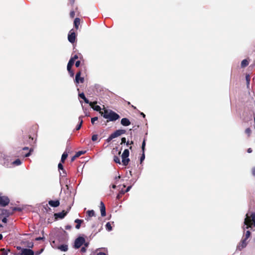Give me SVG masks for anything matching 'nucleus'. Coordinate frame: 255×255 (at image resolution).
<instances>
[{
    "label": "nucleus",
    "instance_id": "1",
    "mask_svg": "<svg viewBox=\"0 0 255 255\" xmlns=\"http://www.w3.org/2000/svg\"><path fill=\"white\" fill-rule=\"evenodd\" d=\"M100 114L105 119H108V122H115L120 118L118 114L111 110L104 109V112H100Z\"/></svg>",
    "mask_w": 255,
    "mask_h": 255
},
{
    "label": "nucleus",
    "instance_id": "2",
    "mask_svg": "<svg viewBox=\"0 0 255 255\" xmlns=\"http://www.w3.org/2000/svg\"><path fill=\"white\" fill-rule=\"evenodd\" d=\"M244 224L246 227L244 228L248 229L250 228H252V225H254L255 227V213H252L250 215L249 213L246 214V217L245 219Z\"/></svg>",
    "mask_w": 255,
    "mask_h": 255
},
{
    "label": "nucleus",
    "instance_id": "3",
    "mask_svg": "<svg viewBox=\"0 0 255 255\" xmlns=\"http://www.w3.org/2000/svg\"><path fill=\"white\" fill-rule=\"evenodd\" d=\"M85 243V239L82 237H79L75 240V242H74V247L75 249H79Z\"/></svg>",
    "mask_w": 255,
    "mask_h": 255
},
{
    "label": "nucleus",
    "instance_id": "4",
    "mask_svg": "<svg viewBox=\"0 0 255 255\" xmlns=\"http://www.w3.org/2000/svg\"><path fill=\"white\" fill-rule=\"evenodd\" d=\"M82 72L81 70H79L76 74L75 79L74 80V82L76 85L79 84V83H83L84 82V77H81Z\"/></svg>",
    "mask_w": 255,
    "mask_h": 255
},
{
    "label": "nucleus",
    "instance_id": "5",
    "mask_svg": "<svg viewBox=\"0 0 255 255\" xmlns=\"http://www.w3.org/2000/svg\"><path fill=\"white\" fill-rule=\"evenodd\" d=\"M35 143V140H34L33 137L31 136H27L23 138V144H28L30 146H32Z\"/></svg>",
    "mask_w": 255,
    "mask_h": 255
},
{
    "label": "nucleus",
    "instance_id": "6",
    "mask_svg": "<svg viewBox=\"0 0 255 255\" xmlns=\"http://www.w3.org/2000/svg\"><path fill=\"white\" fill-rule=\"evenodd\" d=\"M76 35L73 29L70 30L68 35V39L71 43H74L76 41Z\"/></svg>",
    "mask_w": 255,
    "mask_h": 255
},
{
    "label": "nucleus",
    "instance_id": "7",
    "mask_svg": "<svg viewBox=\"0 0 255 255\" xmlns=\"http://www.w3.org/2000/svg\"><path fill=\"white\" fill-rule=\"evenodd\" d=\"M9 203V199L6 196H0V206L5 207Z\"/></svg>",
    "mask_w": 255,
    "mask_h": 255
},
{
    "label": "nucleus",
    "instance_id": "8",
    "mask_svg": "<svg viewBox=\"0 0 255 255\" xmlns=\"http://www.w3.org/2000/svg\"><path fill=\"white\" fill-rule=\"evenodd\" d=\"M34 252L29 249H22L21 253L17 254V255H34Z\"/></svg>",
    "mask_w": 255,
    "mask_h": 255
},
{
    "label": "nucleus",
    "instance_id": "9",
    "mask_svg": "<svg viewBox=\"0 0 255 255\" xmlns=\"http://www.w3.org/2000/svg\"><path fill=\"white\" fill-rule=\"evenodd\" d=\"M68 211H69V210L65 212V211L63 210L61 212L58 213H55L54 216L55 219H58V218H59V219L64 218L65 217V216H66V215L67 214Z\"/></svg>",
    "mask_w": 255,
    "mask_h": 255
},
{
    "label": "nucleus",
    "instance_id": "10",
    "mask_svg": "<svg viewBox=\"0 0 255 255\" xmlns=\"http://www.w3.org/2000/svg\"><path fill=\"white\" fill-rule=\"evenodd\" d=\"M126 132V130L125 129H118L116 130L114 132L112 133V135L116 138L119 136L123 134H125Z\"/></svg>",
    "mask_w": 255,
    "mask_h": 255
},
{
    "label": "nucleus",
    "instance_id": "11",
    "mask_svg": "<svg viewBox=\"0 0 255 255\" xmlns=\"http://www.w3.org/2000/svg\"><path fill=\"white\" fill-rule=\"evenodd\" d=\"M12 214L13 212L3 209L1 210V213L0 214V216L1 217L2 216H4V217H8Z\"/></svg>",
    "mask_w": 255,
    "mask_h": 255
},
{
    "label": "nucleus",
    "instance_id": "12",
    "mask_svg": "<svg viewBox=\"0 0 255 255\" xmlns=\"http://www.w3.org/2000/svg\"><path fill=\"white\" fill-rule=\"evenodd\" d=\"M97 104V101H94V102H90L89 105L91 106V107L92 108H93L95 111H98V112H100V113L102 112L101 111V107L99 106H98V105L95 106Z\"/></svg>",
    "mask_w": 255,
    "mask_h": 255
},
{
    "label": "nucleus",
    "instance_id": "13",
    "mask_svg": "<svg viewBox=\"0 0 255 255\" xmlns=\"http://www.w3.org/2000/svg\"><path fill=\"white\" fill-rule=\"evenodd\" d=\"M145 139H144L141 145V149L142 151V154L141 156L140 157V163L144 160L145 158V154H144V150H145Z\"/></svg>",
    "mask_w": 255,
    "mask_h": 255
},
{
    "label": "nucleus",
    "instance_id": "14",
    "mask_svg": "<svg viewBox=\"0 0 255 255\" xmlns=\"http://www.w3.org/2000/svg\"><path fill=\"white\" fill-rule=\"evenodd\" d=\"M100 211H101V216L102 217H105L106 215V207H105V206L104 204V203L101 201L100 202Z\"/></svg>",
    "mask_w": 255,
    "mask_h": 255
},
{
    "label": "nucleus",
    "instance_id": "15",
    "mask_svg": "<svg viewBox=\"0 0 255 255\" xmlns=\"http://www.w3.org/2000/svg\"><path fill=\"white\" fill-rule=\"evenodd\" d=\"M49 205L52 207H57L60 205V202L58 200H50L48 201Z\"/></svg>",
    "mask_w": 255,
    "mask_h": 255
},
{
    "label": "nucleus",
    "instance_id": "16",
    "mask_svg": "<svg viewBox=\"0 0 255 255\" xmlns=\"http://www.w3.org/2000/svg\"><path fill=\"white\" fill-rule=\"evenodd\" d=\"M247 239L244 238L241 241L239 246H238V248L240 250H242V249L245 248L247 246Z\"/></svg>",
    "mask_w": 255,
    "mask_h": 255
},
{
    "label": "nucleus",
    "instance_id": "17",
    "mask_svg": "<svg viewBox=\"0 0 255 255\" xmlns=\"http://www.w3.org/2000/svg\"><path fill=\"white\" fill-rule=\"evenodd\" d=\"M86 213H87V215H86V220H87V221H89L91 217L95 216V212L93 210H88L87 212Z\"/></svg>",
    "mask_w": 255,
    "mask_h": 255
},
{
    "label": "nucleus",
    "instance_id": "18",
    "mask_svg": "<svg viewBox=\"0 0 255 255\" xmlns=\"http://www.w3.org/2000/svg\"><path fill=\"white\" fill-rule=\"evenodd\" d=\"M121 124L124 126H128L130 125V122L128 118H123L121 121Z\"/></svg>",
    "mask_w": 255,
    "mask_h": 255
},
{
    "label": "nucleus",
    "instance_id": "19",
    "mask_svg": "<svg viewBox=\"0 0 255 255\" xmlns=\"http://www.w3.org/2000/svg\"><path fill=\"white\" fill-rule=\"evenodd\" d=\"M83 116H80L79 118V122L80 123H79V124H78L76 128V129L77 130H79L81 128V127H82V124L83 123Z\"/></svg>",
    "mask_w": 255,
    "mask_h": 255
},
{
    "label": "nucleus",
    "instance_id": "20",
    "mask_svg": "<svg viewBox=\"0 0 255 255\" xmlns=\"http://www.w3.org/2000/svg\"><path fill=\"white\" fill-rule=\"evenodd\" d=\"M75 222L76 223H77V225H76L75 228L77 229H80V228L81 227V223H82L83 222V220L79 219H77L75 220Z\"/></svg>",
    "mask_w": 255,
    "mask_h": 255
},
{
    "label": "nucleus",
    "instance_id": "21",
    "mask_svg": "<svg viewBox=\"0 0 255 255\" xmlns=\"http://www.w3.org/2000/svg\"><path fill=\"white\" fill-rule=\"evenodd\" d=\"M80 19L79 18H77V17L76 18L74 19V26L76 29H78L79 25H80Z\"/></svg>",
    "mask_w": 255,
    "mask_h": 255
},
{
    "label": "nucleus",
    "instance_id": "22",
    "mask_svg": "<svg viewBox=\"0 0 255 255\" xmlns=\"http://www.w3.org/2000/svg\"><path fill=\"white\" fill-rule=\"evenodd\" d=\"M79 96L80 98H81V99H83L84 102L86 103L90 104V102H89L88 99L86 98V97H85V95H84V94L83 93L79 94Z\"/></svg>",
    "mask_w": 255,
    "mask_h": 255
},
{
    "label": "nucleus",
    "instance_id": "23",
    "mask_svg": "<svg viewBox=\"0 0 255 255\" xmlns=\"http://www.w3.org/2000/svg\"><path fill=\"white\" fill-rule=\"evenodd\" d=\"M58 249L62 251L66 252L68 250V246L66 245H62L59 246Z\"/></svg>",
    "mask_w": 255,
    "mask_h": 255
},
{
    "label": "nucleus",
    "instance_id": "24",
    "mask_svg": "<svg viewBox=\"0 0 255 255\" xmlns=\"http://www.w3.org/2000/svg\"><path fill=\"white\" fill-rule=\"evenodd\" d=\"M68 153L66 151H65L63 154L62 155L61 159V162L62 163H64L66 160V159L68 157Z\"/></svg>",
    "mask_w": 255,
    "mask_h": 255
},
{
    "label": "nucleus",
    "instance_id": "25",
    "mask_svg": "<svg viewBox=\"0 0 255 255\" xmlns=\"http://www.w3.org/2000/svg\"><path fill=\"white\" fill-rule=\"evenodd\" d=\"M249 65V62L247 59L243 60L241 62L242 68H245Z\"/></svg>",
    "mask_w": 255,
    "mask_h": 255
},
{
    "label": "nucleus",
    "instance_id": "26",
    "mask_svg": "<svg viewBox=\"0 0 255 255\" xmlns=\"http://www.w3.org/2000/svg\"><path fill=\"white\" fill-rule=\"evenodd\" d=\"M129 154V152L128 149H126L124 150L122 156H124L125 157H128Z\"/></svg>",
    "mask_w": 255,
    "mask_h": 255
},
{
    "label": "nucleus",
    "instance_id": "27",
    "mask_svg": "<svg viewBox=\"0 0 255 255\" xmlns=\"http://www.w3.org/2000/svg\"><path fill=\"white\" fill-rule=\"evenodd\" d=\"M58 169L59 170H63V175L62 176H65L66 175V173L65 172V170H64V168H63V165L61 163H59L58 164Z\"/></svg>",
    "mask_w": 255,
    "mask_h": 255
},
{
    "label": "nucleus",
    "instance_id": "28",
    "mask_svg": "<svg viewBox=\"0 0 255 255\" xmlns=\"http://www.w3.org/2000/svg\"><path fill=\"white\" fill-rule=\"evenodd\" d=\"M0 252L1 253V255H7L8 252L10 251L9 250H5V249H1Z\"/></svg>",
    "mask_w": 255,
    "mask_h": 255
},
{
    "label": "nucleus",
    "instance_id": "29",
    "mask_svg": "<svg viewBox=\"0 0 255 255\" xmlns=\"http://www.w3.org/2000/svg\"><path fill=\"white\" fill-rule=\"evenodd\" d=\"M21 164V161L19 159H16L12 162V164L15 166L19 165Z\"/></svg>",
    "mask_w": 255,
    "mask_h": 255
},
{
    "label": "nucleus",
    "instance_id": "30",
    "mask_svg": "<svg viewBox=\"0 0 255 255\" xmlns=\"http://www.w3.org/2000/svg\"><path fill=\"white\" fill-rule=\"evenodd\" d=\"M22 211V209L19 207H12L11 208V211L13 212V213L15 211L20 212Z\"/></svg>",
    "mask_w": 255,
    "mask_h": 255
},
{
    "label": "nucleus",
    "instance_id": "31",
    "mask_svg": "<svg viewBox=\"0 0 255 255\" xmlns=\"http://www.w3.org/2000/svg\"><path fill=\"white\" fill-rule=\"evenodd\" d=\"M106 228L108 231H110L112 230V227L110 222H108L106 225Z\"/></svg>",
    "mask_w": 255,
    "mask_h": 255
},
{
    "label": "nucleus",
    "instance_id": "32",
    "mask_svg": "<svg viewBox=\"0 0 255 255\" xmlns=\"http://www.w3.org/2000/svg\"><path fill=\"white\" fill-rule=\"evenodd\" d=\"M245 133L248 135V137H250L252 133V130L250 128H247L245 130Z\"/></svg>",
    "mask_w": 255,
    "mask_h": 255
},
{
    "label": "nucleus",
    "instance_id": "33",
    "mask_svg": "<svg viewBox=\"0 0 255 255\" xmlns=\"http://www.w3.org/2000/svg\"><path fill=\"white\" fill-rule=\"evenodd\" d=\"M85 153H86V151L82 150V151H79L77 152L75 154L76 155L77 157H79L81 155H83V154H85Z\"/></svg>",
    "mask_w": 255,
    "mask_h": 255
},
{
    "label": "nucleus",
    "instance_id": "34",
    "mask_svg": "<svg viewBox=\"0 0 255 255\" xmlns=\"http://www.w3.org/2000/svg\"><path fill=\"white\" fill-rule=\"evenodd\" d=\"M114 161L119 164H121V161L120 158L117 156H115L114 157Z\"/></svg>",
    "mask_w": 255,
    "mask_h": 255
},
{
    "label": "nucleus",
    "instance_id": "35",
    "mask_svg": "<svg viewBox=\"0 0 255 255\" xmlns=\"http://www.w3.org/2000/svg\"><path fill=\"white\" fill-rule=\"evenodd\" d=\"M130 160L128 158H127L126 160H122V162L124 165L127 166L128 165Z\"/></svg>",
    "mask_w": 255,
    "mask_h": 255
},
{
    "label": "nucleus",
    "instance_id": "36",
    "mask_svg": "<svg viewBox=\"0 0 255 255\" xmlns=\"http://www.w3.org/2000/svg\"><path fill=\"white\" fill-rule=\"evenodd\" d=\"M125 194L124 191H121L117 196V199H120L122 196Z\"/></svg>",
    "mask_w": 255,
    "mask_h": 255
},
{
    "label": "nucleus",
    "instance_id": "37",
    "mask_svg": "<svg viewBox=\"0 0 255 255\" xmlns=\"http://www.w3.org/2000/svg\"><path fill=\"white\" fill-rule=\"evenodd\" d=\"M251 236V232L249 231H247L246 233L245 237L244 238L246 239H247L250 237Z\"/></svg>",
    "mask_w": 255,
    "mask_h": 255
},
{
    "label": "nucleus",
    "instance_id": "38",
    "mask_svg": "<svg viewBox=\"0 0 255 255\" xmlns=\"http://www.w3.org/2000/svg\"><path fill=\"white\" fill-rule=\"evenodd\" d=\"M98 136L97 134H94L92 136V140L93 141H95L98 139Z\"/></svg>",
    "mask_w": 255,
    "mask_h": 255
},
{
    "label": "nucleus",
    "instance_id": "39",
    "mask_svg": "<svg viewBox=\"0 0 255 255\" xmlns=\"http://www.w3.org/2000/svg\"><path fill=\"white\" fill-rule=\"evenodd\" d=\"M75 62V61L73 60V59L70 58L69 60L68 64L70 65V66H72Z\"/></svg>",
    "mask_w": 255,
    "mask_h": 255
},
{
    "label": "nucleus",
    "instance_id": "40",
    "mask_svg": "<svg viewBox=\"0 0 255 255\" xmlns=\"http://www.w3.org/2000/svg\"><path fill=\"white\" fill-rule=\"evenodd\" d=\"M113 138H115L113 136V135H112V134H111L109 136V137L107 138V141L109 142L111 141Z\"/></svg>",
    "mask_w": 255,
    "mask_h": 255
},
{
    "label": "nucleus",
    "instance_id": "41",
    "mask_svg": "<svg viewBox=\"0 0 255 255\" xmlns=\"http://www.w3.org/2000/svg\"><path fill=\"white\" fill-rule=\"evenodd\" d=\"M27 247L29 248H32L33 247V243L32 242H28Z\"/></svg>",
    "mask_w": 255,
    "mask_h": 255
},
{
    "label": "nucleus",
    "instance_id": "42",
    "mask_svg": "<svg viewBox=\"0 0 255 255\" xmlns=\"http://www.w3.org/2000/svg\"><path fill=\"white\" fill-rule=\"evenodd\" d=\"M98 119V117H94L93 118L91 119V123L93 125L95 123V122L97 121Z\"/></svg>",
    "mask_w": 255,
    "mask_h": 255
},
{
    "label": "nucleus",
    "instance_id": "43",
    "mask_svg": "<svg viewBox=\"0 0 255 255\" xmlns=\"http://www.w3.org/2000/svg\"><path fill=\"white\" fill-rule=\"evenodd\" d=\"M69 74H70V76L72 77H74V71L72 70H71L70 71H68Z\"/></svg>",
    "mask_w": 255,
    "mask_h": 255
},
{
    "label": "nucleus",
    "instance_id": "44",
    "mask_svg": "<svg viewBox=\"0 0 255 255\" xmlns=\"http://www.w3.org/2000/svg\"><path fill=\"white\" fill-rule=\"evenodd\" d=\"M33 150V149L32 148H30V150H29V151L25 154V157H28L29 156H30V154H31V152Z\"/></svg>",
    "mask_w": 255,
    "mask_h": 255
},
{
    "label": "nucleus",
    "instance_id": "45",
    "mask_svg": "<svg viewBox=\"0 0 255 255\" xmlns=\"http://www.w3.org/2000/svg\"><path fill=\"white\" fill-rule=\"evenodd\" d=\"M81 64V61L78 60V61H77L75 63V66L76 67H79L80 65Z\"/></svg>",
    "mask_w": 255,
    "mask_h": 255
},
{
    "label": "nucleus",
    "instance_id": "46",
    "mask_svg": "<svg viewBox=\"0 0 255 255\" xmlns=\"http://www.w3.org/2000/svg\"><path fill=\"white\" fill-rule=\"evenodd\" d=\"M71 59H73L74 61H75L76 59L78 58V56L77 55H75L73 57L71 58Z\"/></svg>",
    "mask_w": 255,
    "mask_h": 255
},
{
    "label": "nucleus",
    "instance_id": "47",
    "mask_svg": "<svg viewBox=\"0 0 255 255\" xmlns=\"http://www.w3.org/2000/svg\"><path fill=\"white\" fill-rule=\"evenodd\" d=\"M70 15L72 18H73L75 16V12L74 11H72L70 13Z\"/></svg>",
    "mask_w": 255,
    "mask_h": 255
},
{
    "label": "nucleus",
    "instance_id": "48",
    "mask_svg": "<svg viewBox=\"0 0 255 255\" xmlns=\"http://www.w3.org/2000/svg\"><path fill=\"white\" fill-rule=\"evenodd\" d=\"M77 158H78L77 156H76V154H75V155L71 158V161L73 162Z\"/></svg>",
    "mask_w": 255,
    "mask_h": 255
},
{
    "label": "nucleus",
    "instance_id": "49",
    "mask_svg": "<svg viewBox=\"0 0 255 255\" xmlns=\"http://www.w3.org/2000/svg\"><path fill=\"white\" fill-rule=\"evenodd\" d=\"M121 140V144L126 143V138L125 137H122Z\"/></svg>",
    "mask_w": 255,
    "mask_h": 255
},
{
    "label": "nucleus",
    "instance_id": "50",
    "mask_svg": "<svg viewBox=\"0 0 255 255\" xmlns=\"http://www.w3.org/2000/svg\"><path fill=\"white\" fill-rule=\"evenodd\" d=\"M81 253H85L86 251V247H82L80 250Z\"/></svg>",
    "mask_w": 255,
    "mask_h": 255
},
{
    "label": "nucleus",
    "instance_id": "51",
    "mask_svg": "<svg viewBox=\"0 0 255 255\" xmlns=\"http://www.w3.org/2000/svg\"><path fill=\"white\" fill-rule=\"evenodd\" d=\"M72 66H70V65L67 64V71H70L71 70H72V69H71V68H72Z\"/></svg>",
    "mask_w": 255,
    "mask_h": 255
},
{
    "label": "nucleus",
    "instance_id": "52",
    "mask_svg": "<svg viewBox=\"0 0 255 255\" xmlns=\"http://www.w3.org/2000/svg\"><path fill=\"white\" fill-rule=\"evenodd\" d=\"M252 174L255 176V167H253L252 170Z\"/></svg>",
    "mask_w": 255,
    "mask_h": 255
},
{
    "label": "nucleus",
    "instance_id": "53",
    "mask_svg": "<svg viewBox=\"0 0 255 255\" xmlns=\"http://www.w3.org/2000/svg\"><path fill=\"white\" fill-rule=\"evenodd\" d=\"M7 217H4L2 219V222L3 223H6L7 222V219H6Z\"/></svg>",
    "mask_w": 255,
    "mask_h": 255
},
{
    "label": "nucleus",
    "instance_id": "54",
    "mask_svg": "<svg viewBox=\"0 0 255 255\" xmlns=\"http://www.w3.org/2000/svg\"><path fill=\"white\" fill-rule=\"evenodd\" d=\"M72 227L70 225H67L65 226L66 230H70Z\"/></svg>",
    "mask_w": 255,
    "mask_h": 255
},
{
    "label": "nucleus",
    "instance_id": "55",
    "mask_svg": "<svg viewBox=\"0 0 255 255\" xmlns=\"http://www.w3.org/2000/svg\"><path fill=\"white\" fill-rule=\"evenodd\" d=\"M131 186H128V188H127V189L125 191H124L125 192V193L126 192H128V191H129L130 189L131 188Z\"/></svg>",
    "mask_w": 255,
    "mask_h": 255
},
{
    "label": "nucleus",
    "instance_id": "56",
    "mask_svg": "<svg viewBox=\"0 0 255 255\" xmlns=\"http://www.w3.org/2000/svg\"><path fill=\"white\" fill-rule=\"evenodd\" d=\"M43 239H44L43 237H37L35 239V240L36 241H40V240H43Z\"/></svg>",
    "mask_w": 255,
    "mask_h": 255
},
{
    "label": "nucleus",
    "instance_id": "57",
    "mask_svg": "<svg viewBox=\"0 0 255 255\" xmlns=\"http://www.w3.org/2000/svg\"><path fill=\"white\" fill-rule=\"evenodd\" d=\"M133 144V142L132 141H131L130 142H129L128 141L127 142H126V145H128V144Z\"/></svg>",
    "mask_w": 255,
    "mask_h": 255
},
{
    "label": "nucleus",
    "instance_id": "58",
    "mask_svg": "<svg viewBox=\"0 0 255 255\" xmlns=\"http://www.w3.org/2000/svg\"><path fill=\"white\" fill-rule=\"evenodd\" d=\"M97 255H107L105 253L103 252L98 253Z\"/></svg>",
    "mask_w": 255,
    "mask_h": 255
},
{
    "label": "nucleus",
    "instance_id": "59",
    "mask_svg": "<svg viewBox=\"0 0 255 255\" xmlns=\"http://www.w3.org/2000/svg\"><path fill=\"white\" fill-rule=\"evenodd\" d=\"M252 151H253V150H252V149L251 148H248V150H247V152H248V153H251V152H252Z\"/></svg>",
    "mask_w": 255,
    "mask_h": 255
},
{
    "label": "nucleus",
    "instance_id": "60",
    "mask_svg": "<svg viewBox=\"0 0 255 255\" xmlns=\"http://www.w3.org/2000/svg\"><path fill=\"white\" fill-rule=\"evenodd\" d=\"M22 149L23 150H28L29 149V147H24L22 148Z\"/></svg>",
    "mask_w": 255,
    "mask_h": 255
},
{
    "label": "nucleus",
    "instance_id": "61",
    "mask_svg": "<svg viewBox=\"0 0 255 255\" xmlns=\"http://www.w3.org/2000/svg\"><path fill=\"white\" fill-rule=\"evenodd\" d=\"M140 115H141L143 118H145V115L144 113H140Z\"/></svg>",
    "mask_w": 255,
    "mask_h": 255
},
{
    "label": "nucleus",
    "instance_id": "62",
    "mask_svg": "<svg viewBox=\"0 0 255 255\" xmlns=\"http://www.w3.org/2000/svg\"><path fill=\"white\" fill-rule=\"evenodd\" d=\"M121 178V176H118V177H115V179L116 180H117V179H119Z\"/></svg>",
    "mask_w": 255,
    "mask_h": 255
},
{
    "label": "nucleus",
    "instance_id": "63",
    "mask_svg": "<svg viewBox=\"0 0 255 255\" xmlns=\"http://www.w3.org/2000/svg\"><path fill=\"white\" fill-rule=\"evenodd\" d=\"M112 188H113V189H115V188H116V185H115V184H113V185H112Z\"/></svg>",
    "mask_w": 255,
    "mask_h": 255
},
{
    "label": "nucleus",
    "instance_id": "64",
    "mask_svg": "<svg viewBox=\"0 0 255 255\" xmlns=\"http://www.w3.org/2000/svg\"><path fill=\"white\" fill-rule=\"evenodd\" d=\"M122 160H126L128 157H125L124 156H122Z\"/></svg>",
    "mask_w": 255,
    "mask_h": 255
}]
</instances>
